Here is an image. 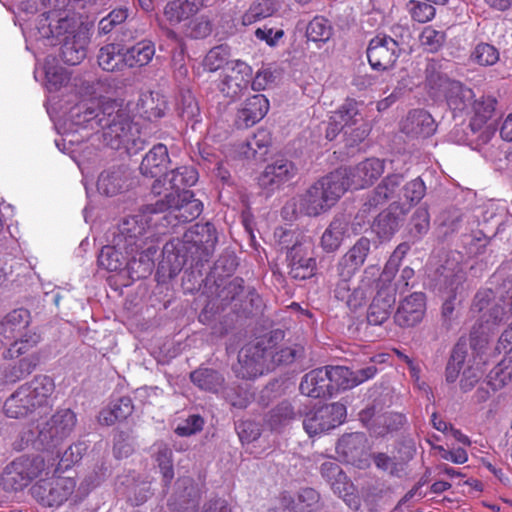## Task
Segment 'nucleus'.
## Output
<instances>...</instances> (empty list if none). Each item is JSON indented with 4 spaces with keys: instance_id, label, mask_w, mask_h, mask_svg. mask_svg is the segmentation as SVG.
Instances as JSON below:
<instances>
[{
    "instance_id": "f257e3e1",
    "label": "nucleus",
    "mask_w": 512,
    "mask_h": 512,
    "mask_svg": "<svg viewBox=\"0 0 512 512\" xmlns=\"http://www.w3.org/2000/svg\"><path fill=\"white\" fill-rule=\"evenodd\" d=\"M72 122L91 130L101 129L104 145L112 149H125L135 154L144 148V140L133 122L127 107L117 100H91L71 110Z\"/></svg>"
},
{
    "instance_id": "f03ea898",
    "label": "nucleus",
    "mask_w": 512,
    "mask_h": 512,
    "mask_svg": "<svg viewBox=\"0 0 512 512\" xmlns=\"http://www.w3.org/2000/svg\"><path fill=\"white\" fill-rule=\"evenodd\" d=\"M371 244L369 238L364 236L359 238L336 265L338 280L335 284L334 296L345 302L351 310H356L366 303L368 296L373 291L374 283L381 275L377 265H370L364 269L358 286L351 287L350 282L365 263L371 251Z\"/></svg>"
},
{
    "instance_id": "7ed1b4c3",
    "label": "nucleus",
    "mask_w": 512,
    "mask_h": 512,
    "mask_svg": "<svg viewBox=\"0 0 512 512\" xmlns=\"http://www.w3.org/2000/svg\"><path fill=\"white\" fill-rule=\"evenodd\" d=\"M218 235L215 226L210 223H197L191 226L181 239L167 242L163 247L164 259L171 265L170 275L176 274L190 263L202 266L212 258Z\"/></svg>"
},
{
    "instance_id": "20e7f679",
    "label": "nucleus",
    "mask_w": 512,
    "mask_h": 512,
    "mask_svg": "<svg viewBox=\"0 0 512 512\" xmlns=\"http://www.w3.org/2000/svg\"><path fill=\"white\" fill-rule=\"evenodd\" d=\"M342 173L331 172L322 177L303 193L287 202L284 210H292L295 215L317 217L329 211L345 193Z\"/></svg>"
},
{
    "instance_id": "39448f33",
    "label": "nucleus",
    "mask_w": 512,
    "mask_h": 512,
    "mask_svg": "<svg viewBox=\"0 0 512 512\" xmlns=\"http://www.w3.org/2000/svg\"><path fill=\"white\" fill-rule=\"evenodd\" d=\"M55 384L51 377L37 375L20 385L3 404V412L8 418L24 419L47 407Z\"/></svg>"
},
{
    "instance_id": "423d86ee",
    "label": "nucleus",
    "mask_w": 512,
    "mask_h": 512,
    "mask_svg": "<svg viewBox=\"0 0 512 512\" xmlns=\"http://www.w3.org/2000/svg\"><path fill=\"white\" fill-rule=\"evenodd\" d=\"M154 214L157 213L149 211V205H146L139 213L124 218L113 235L112 243L125 248L127 255L137 253L154 236Z\"/></svg>"
},
{
    "instance_id": "0eeeda50",
    "label": "nucleus",
    "mask_w": 512,
    "mask_h": 512,
    "mask_svg": "<svg viewBox=\"0 0 512 512\" xmlns=\"http://www.w3.org/2000/svg\"><path fill=\"white\" fill-rule=\"evenodd\" d=\"M149 211L165 213L164 220L170 226H177L195 220L203 211V204L193 192L169 193L155 203L149 204Z\"/></svg>"
},
{
    "instance_id": "6e6552de",
    "label": "nucleus",
    "mask_w": 512,
    "mask_h": 512,
    "mask_svg": "<svg viewBox=\"0 0 512 512\" xmlns=\"http://www.w3.org/2000/svg\"><path fill=\"white\" fill-rule=\"evenodd\" d=\"M284 339L282 330H274L260 337L254 344L247 345L239 352V363L245 369L244 376L256 377L271 369L270 350L273 343Z\"/></svg>"
},
{
    "instance_id": "1a4fd4ad",
    "label": "nucleus",
    "mask_w": 512,
    "mask_h": 512,
    "mask_svg": "<svg viewBox=\"0 0 512 512\" xmlns=\"http://www.w3.org/2000/svg\"><path fill=\"white\" fill-rule=\"evenodd\" d=\"M45 469L41 456H20L9 463L1 475V486L5 491H20L27 487Z\"/></svg>"
},
{
    "instance_id": "9d476101",
    "label": "nucleus",
    "mask_w": 512,
    "mask_h": 512,
    "mask_svg": "<svg viewBox=\"0 0 512 512\" xmlns=\"http://www.w3.org/2000/svg\"><path fill=\"white\" fill-rule=\"evenodd\" d=\"M339 370L340 366L328 365L309 371L301 379V394L315 399L332 397L343 390V383L338 379Z\"/></svg>"
},
{
    "instance_id": "9b49d317",
    "label": "nucleus",
    "mask_w": 512,
    "mask_h": 512,
    "mask_svg": "<svg viewBox=\"0 0 512 512\" xmlns=\"http://www.w3.org/2000/svg\"><path fill=\"white\" fill-rule=\"evenodd\" d=\"M76 424L74 411L69 408L58 409L40 429L38 441L43 449H55L71 435Z\"/></svg>"
},
{
    "instance_id": "f8f14e48",
    "label": "nucleus",
    "mask_w": 512,
    "mask_h": 512,
    "mask_svg": "<svg viewBox=\"0 0 512 512\" xmlns=\"http://www.w3.org/2000/svg\"><path fill=\"white\" fill-rule=\"evenodd\" d=\"M391 278L392 272L385 269L374 283L377 292L367 313V321L371 325H381L390 317L396 302V289Z\"/></svg>"
},
{
    "instance_id": "ddd939ff",
    "label": "nucleus",
    "mask_w": 512,
    "mask_h": 512,
    "mask_svg": "<svg viewBox=\"0 0 512 512\" xmlns=\"http://www.w3.org/2000/svg\"><path fill=\"white\" fill-rule=\"evenodd\" d=\"M76 481L71 477L40 480L32 487L33 497L42 505L59 507L74 493Z\"/></svg>"
},
{
    "instance_id": "4468645a",
    "label": "nucleus",
    "mask_w": 512,
    "mask_h": 512,
    "mask_svg": "<svg viewBox=\"0 0 512 512\" xmlns=\"http://www.w3.org/2000/svg\"><path fill=\"white\" fill-rule=\"evenodd\" d=\"M345 417V405L334 402L320 406L315 411L308 413L303 420V427L309 436H314L339 426Z\"/></svg>"
},
{
    "instance_id": "2eb2a0df",
    "label": "nucleus",
    "mask_w": 512,
    "mask_h": 512,
    "mask_svg": "<svg viewBox=\"0 0 512 512\" xmlns=\"http://www.w3.org/2000/svg\"><path fill=\"white\" fill-rule=\"evenodd\" d=\"M385 170V163L378 158H367L357 165L349 168L336 170L335 173H342L345 192L349 188L363 189L371 186Z\"/></svg>"
},
{
    "instance_id": "dca6fc26",
    "label": "nucleus",
    "mask_w": 512,
    "mask_h": 512,
    "mask_svg": "<svg viewBox=\"0 0 512 512\" xmlns=\"http://www.w3.org/2000/svg\"><path fill=\"white\" fill-rule=\"evenodd\" d=\"M289 275L297 280H305L316 272V259L310 240L297 241L287 252Z\"/></svg>"
},
{
    "instance_id": "f3484780",
    "label": "nucleus",
    "mask_w": 512,
    "mask_h": 512,
    "mask_svg": "<svg viewBox=\"0 0 512 512\" xmlns=\"http://www.w3.org/2000/svg\"><path fill=\"white\" fill-rule=\"evenodd\" d=\"M472 310L482 313V320L485 325H480L481 335L490 332L491 326L496 325L504 319L506 308L502 299H496L490 289L479 291L473 300Z\"/></svg>"
},
{
    "instance_id": "a211bd4d",
    "label": "nucleus",
    "mask_w": 512,
    "mask_h": 512,
    "mask_svg": "<svg viewBox=\"0 0 512 512\" xmlns=\"http://www.w3.org/2000/svg\"><path fill=\"white\" fill-rule=\"evenodd\" d=\"M402 53L386 34L372 38L367 48V58L374 70L385 71L392 68Z\"/></svg>"
},
{
    "instance_id": "6ab92c4d",
    "label": "nucleus",
    "mask_w": 512,
    "mask_h": 512,
    "mask_svg": "<svg viewBox=\"0 0 512 512\" xmlns=\"http://www.w3.org/2000/svg\"><path fill=\"white\" fill-rule=\"evenodd\" d=\"M253 74L252 68L241 60H233L226 67L225 74L218 83L219 91L228 98L234 99L247 89Z\"/></svg>"
},
{
    "instance_id": "aec40b11",
    "label": "nucleus",
    "mask_w": 512,
    "mask_h": 512,
    "mask_svg": "<svg viewBox=\"0 0 512 512\" xmlns=\"http://www.w3.org/2000/svg\"><path fill=\"white\" fill-rule=\"evenodd\" d=\"M197 181L198 172L194 167L180 166L156 179L152 184L151 191L155 195H160L164 190H172L177 194L188 191L187 188L195 185Z\"/></svg>"
},
{
    "instance_id": "412c9836",
    "label": "nucleus",
    "mask_w": 512,
    "mask_h": 512,
    "mask_svg": "<svg viewBox=\"0 0 512 512\" xmlns=\"http://www.w3.org/2000/svg\"><path fill=\"white\" fill-rule=\"evenodd\" d=\"M403 180V175L399 173L388 174L384 177L374 190L367 195L361 212L363 214L371 213L384 206L388 201L397 198Z\"/></svg>"
},
{
    "instance_id": "4be33fe9",
    "label": "nucleus",
    "mask_w": 512,
    "mask_h": 512,
    "mask_svg": "<svg viewBox=\"0 0 512 512\" xmlns=\"http://www.w3.org/2000/svg\"><path fill=\"white\" fill-rule=\"evenodd\" d=\"M297 174L298 168L291 160L279 157L266 165L259 177V184L264 189L275 191L293 180Z\"/></svg>"
},
{
    "instance_id": "5701e85b",
    "label": "nucleus",
    "mask_w": 512,
    "mask_h": 512,
    "mask_svg": "<svg viewBox=\"0 0 512 512\" xmlns=\"http://www.w3.org/2000/svg\"><path fill=\"white\" fill-rule=\"evenodd\" d=\"M440 276V282L449 293V299L442 305V316L445 320H450L455 309L452 299H454L457 294H461L464 290L463 283L465 281V272L458 263L450 265L449 261H447L446 265L442 266Z\"/></svg>"
},
{
    "instance_id": "b1692460",
    "label": "nucleus",
    "mask_w": 512,
    "mask_h": 512,
    "mask_svg": "<svg viewBox=\"0 0 512 512\" xmlns=\"http://www.w3.org/2000/svg\"><path fill=\"white\" fill-rule=\"evenodd\" d=\"M425 309V295L414 292L399 303L394 314V322L402 328L414 327L422 321Z\"/></svg>"
},
{
    "instance_id": "393cba45",
    "label": "nucleus",
    "mask_w": 512,
    "mask_h": 512,
    "mask_svg": "<svg viewBox=\"0 0 512 512\" xmlns=\"http://www.w3.org/2000/svg\"><path fill=\"white\" fill-rule=\"evenodd\" d=\"M88 33L83 28H78L76 32L66 35L60 39V57L69 65L80 64L87 55L89 44Z\"/></svg>"
},
{
    "instance_id": "a878e982",
    "label": "nucleus",
    "mask_w": 512,
    "mask_h": 512,
    "mask_svg": "<svg viewBox=\"0 0 512 512\" xmlns=\"http://www.w3.org/2000/svg\"><path fill=\"white\" fill-rule=\"evenodd\" d=\"M31 322L30 312L19 308L9 312L0 321V344L9 346L21 333H23Z\"/></svg>"
},
{
    "instance_id": "bb28decb",
    "label": "nucleus",
    "mask_w": 512,
    "mask_h": 512,
    "mask_svg": "<svg viewBox=\"0 0 512 512\" xmlns=\"http://www.w3.org/2000/svg\"><path fill=\"white\" fill-rule=\"evenodd\" d=\"M269 110V101L262 94L247 98L237 112L236 124L239 127H250L260 121Z\"/></svg>"
},
{
    "instance_id": "cd10ccee",
    "label": "nucleus",
    "mask_w": 512,
    "mask_h": 512,
    "mask_svg": "<svg viewBox=\"0 0 512 512\" xmlns=\"http://www.w3.org/2000/svg\"><path fill=\"white\" fill-rule=\"evenodd\" d=\"M130 174L124 166H113L103 171L97 182L98 191L107 196L117 195L129 187Z\"/></svg>"
},
{
    "instance_id": "c85d7f7f",
    "label": "nucleus",
    "mask_w": 512,
    "mask_h": 512,
    "mask_svg": "<svg viewBox=\"0 0 512 512\" xmlns=\"http://www.w3.org/2000/svg\"><path fill=\"white\" fill-rule=\"evenodd\" d=\"M435 130L433 117L423 109L410 111L402 122V132L410 137H429Z\"/></svg>"
},
{
    "instance_id": "c756f323",
    "label": "nucleus",
    "mask_w": 512,
    "mask_h": 512,
    "mask_svg": "<svg viewBox=\"0 0 512 512\" xmlns=\"http://www.w3.org/2000/svg\"><path fill=\"white\" fill-rule=\"evenodd\" d=\"M281 503L289 512H317L321 509L320 495L313 488H303L296 495L283 494Z\"/></svg>"
},
{
    "instance_id": "7c9ffc66",
    "label": "nucleus",
    "mask_w": 512,
    "mask_h": 512,
    "mask_svg": "<svg viewBox=\"0 0 512 512\" xmlns=\"http://www.w3.org/2000/svg\"><path fill=\"white\" fill-rule=\"evenodd\" d=\"M301 416L302 411L298 402L283 400L268 412L266 423L271 430L280 431Z\"/></svg>"
},
{
    "instance_id": "2f4dec72",
    "label": "nucleus",
    "mask_w": 512,
    "mask_h": 512,
    "mask_svg": "<svg viewBox=\"0 0 512 512\" xmlns=\"http://www.w3.org/2000/svg\"><path fill=\"white\" fill-rule=\"evenodd\" d=\"M367 439L363 433L343 435L337 442L336 452L348 463H356L365 454Z\"/></svg>"
},
{
    "instance_id": "473e14b6",
    "label": "nucleus",
    "mask_w": 512,
    "mask_h": 512,
    "mask_svg": "<svg viewBox=\"0 0 512 512\" xmlns=\"http://www.w3.org/2000/svg\"><path fill=\"white\" fill-rule=\"evenodd\" d=\"M155 235L147 241V244L139 249L137 253L131 255L129 272L137 278H144L149 275L154 267L153 258L158 248L155 245Z\"/></svg>"
},
{
    "instance_id": "72a5a7b5",
    "label": "nucleus",
    "mask_w": 512,
    "mask_h": 512,
    "mask_svg": "<svg viewBox=\"0 0 512 512\" xmlns=\"http://www.w3.org/2000/svg\"><path fill=\"white\" fill-rule=\"evenodd\" d=\"M170 163L168 149L164 144L154 145L144 156L139 170L143 176L156 177Z\"/></svg>"
},
{
    "instance_id": "f704fd0d",
    "label": "nucleus",
    "mask_w": 512,
    "mask_h": 512,
    "mask_svg": "<svg viewBox=\"0 0 512 512\" xmlns=\"http://www.w3.org/2000/svg\"><path fill=\"white\" fill-rule=\"evenodd\" d=\"M349 231V219L345 215L333 218L321 237V246L328 252H335Z\"/></svg>"
},
{
    "instance_id": "c9c22d12",
    "label": "nucleus",
    "mask_w": 512,
    "mask_h": 512,
    "mask_svg": "<svg viewBox=\"0 0 512 512\" xmlns=\"http://www.w3.org/2000/svg\"><path fill=\"white\" fill-rule=\"evenodd\" d=\"M39 363L36 354L21 358L14 365L0 367V384L15 383L30 375Z\"/></svg>"
},
{
    "instance_id": "e433bc0d",
    "label": "nucleus",
    "mask_w": 512,
    "mask_h": 512,
    "mask_svg": "<svg viewBox=\"0 0 512 512\" xmlns=\"http://www.w3.org/2000/svg\"><path fill=\"white\" fill-rule=\"evenodd\" d=\"M321 475L331 485L335 493L340 497L348 495L352 485L348 482L347 476L334 459H327L320 466Z\"/></svg>"
},
{
    "instance_id": "4c0bfd02",
    "label": "nucleus",
    "mask_w": 512,
    "mask_h": 512,
    "mask_svg": "<svg viewBox=\"0 0 512 512\" xmlns=\"http://www.w3.org/2000/svg\"><path fill=\"white\" fill-rule=\"evenodd\" d=\"M442 97L451 110L463 112L471 108L475 94L471 88L455 81Z\"/></svg>"
},
{
    "instance_id": "58836bf2",
    "label": "nucleus",
    "mask_w": 512,
    "mask_h": 512,
    "mask_svg": "<svg viewBox=\"0 0 512 512\" xmlns=\"http://www.w3.org/2000/svg\"><path fill=\"white\" fill-rule=\"evenodd\" d=\"M131 255L125 253V248H120L112 243L104 246L98 256V265L108 271H119L124 267L129 269Z\"/></svg>"
},
{
    "instance_id": "ea45409f",
    "label": "nucleus",
    "mask_w": 512,
    "mask_h": 512,
    "mask_svg": "<svg viewBox=\"0 0 512 512\" xmlns=\"http://www.w3.org/2000/svg\"><path fill=\"white\" fill-rule=\"evenodd\" d=\"M202 6V0H173L169 2L164 15L171 24H178L196 14Z\"/></svg>"
},
{
    "instance_id": "a19ab883",
    "label": "nucleus",
    "mask_w": 512,
    "mask_h": 512,
    "mask_svg": "<svg viewBox=\"0 0 512 512\" xmlns=\"http://www.w3.org/2000/svg\"><path fill=\"white\" fill-rule=\"evenodd\" d=\"M425 74L426 87L430 95L435 99L442 98L448 88L455 82V80L449 79L440 71V66L435 61L427 64Z\"/></svg>"
},
{
    "instance_id": "79ce46f5",
    "label": "nucleus",
    "mask_w": 512,
    "mask_h": 512,
    "mask_svg": "<svg viewBox=\"0 0 512 512\" xmlns=\"http://www.w3.org/2000/svg\"><path fill=\"white\" fill-rule=\"evenodd\" d=\"M375 362L376 357H372L370 358L368 365L355 371L348 367L340 366V377L338 379H341L343 383V390L354 388L363 382L372 379L378 372V369L374 364Z\"/></svg>"
},
{
    "instance_id": "37998d69",
    "label": "nucleus",
    "mask_w": 512,
    "mask_h": 512,
    "mask_svg": "<svg viewBox=\"0 0 512 512\" xmlns=\"http://www.w3.org/2000/svg\"><path fill=\"white\" fill-rule=\"evenodd\" d=\"M395 204H391L388 209L379 213L373 222L372 229L382 240L390 239L399 229L400 218L393 212V209L397 208Z\"/></svg>"
},
{
    "instance_id": "c03bdc74",
    "label": "nucleus",
    "mask_w": 512,
    "mask_h": 512,
    "mask_svg": "<svg viewBox=\"0 0 512 512\" xmlns=\"http://www.w3.org/2000/svg\"><path fill=\"white\" fill-rule=\"evenodd\" d=\"M190 379L201 390L218 393L224 386L223 375L211 368L200 367L191 372Z\"/></svg>"
},
{
    "instance_id": "a18cd8bd",
    "label": "nucleus",
    "mask_w": 512,
    "mask_h": 512,
    "mask_svg": "<svg viewBox=\"0 0 512 512\" xmlns=\"http://www.w3.org/2000/svg\"><path fill=\"white\" fill-rule=\"evenodd\" d=\"M465 218V213L455 207L442 211L437 218L439 236L447 238L458 232L463 227Z\"/></svg>"
},
{
    "instance_id": "49530a36",
    "label": "nucleus",
    "mask_w": 512,
    "mask_h": 512,
    "mask_svg": "<svg viewBox=\"0 0 512 512\" xmlns=\"http://www.w3.org/2000/svg\"><path fill=\"white\" fill-rule=\"evenodd\" d=\"M154 55V43L151 40H142L125 51V65L130 68L145 66Z\"/></svg>"
},
{
    "instance_id": "de8ad7c7",
    "label": "nucleus",
    "mask_w": 512,
    "mask_h": 512,
    "mask_svg": "<svg viewBox=\"0 0 512 512\" xmlns=\"http://www.w3.org/2000/svg\"><path fill=\"white\" fill-rule=\"evenodd\" d=\"M134 406L130 397H121L103 409L99 415L101 424L113 425L117 421L127 419L133 412Z\"/></svg>"
},
{
    "instance_id": "09e8293b",
    "label": "nucleus",
    "mask_w": 512,
    "mask_h": 512,
    "mask_svg": "<svg viewBox=\"0 0 512 512\" xmlns=\"http://www.w3.org/2000/svg\"><path fill=\"white\" fill-rule=\"evenodd\" d=\"M283 340H277L273 343V348L270 350L271 368L278 365L292 364L296 359L303 356L304 349L302 346L294 344L286 346L281 344Z\"/></svg>"
},
{
    "instance_id": "8fccbe9b",
    "label": "nucleus",
    "mask_w": 512,
    "mask_h": 512,
    "mask_svg": "<svg viewBox=\"0 0 512 512\" xmlns=\"http://www.w3.org/2000/svg\"><path fill=\"white\" fill-rule=\"evenodd\" d=\"M467 129L468 131L465 132L466 138L464 141L467 145L476 150L488 144L496 133L494 123L481 124L477 127H474L473 123H469Z\"/></svg>"
},
{
    "instance_id": "3c124183",
    "label": "nucleus",
    "mask_w": 512,
    "mask_h": 512,
    "mask_svg": "<svg viewBox=\"0 0 512 512\" xmlns=\"http://www.w3.org/2000/svg\"><path fill=\"white\" fill-rule=\"evenodd\" d=\"M98 64L105 71L121 70L125 65V52L121 53L119 45L108 44L103 46L98 53Z\"/></svg>"
},
{
    "instance_id": "603ef678",
    "label": "nucleus",
    "mask_w": 512,
    "mask_h": 512,
    "mask_svg": "<svg viewBox=\"0 0 512 512\" xmlns=\"http://www.w3.org/2000/svg\"><path fill=\"white\" fill-rule=\"evenodd\" d=\"M496 104V99L490 96H481L479 99H474L471 106L473 116L470 123H473L474 127L491 123L490 120L494 115Z\"/></svg>"
},
{
    "instance_id": "864d4df0",
    "label": "nucleus",
    "mask_w": 512,
    "mask_h": 512,
    "mask_svg": "<svg viewBox=\"0 0 512 512\" xmlns=\"http://www.w3.org/2000/svg\"><path fill=\"white\" fill-rule=\"evenodd\" d=\"M40 342V335L30 330H25L21 335L18 336L3 353L4 358H16L19 357L32 348H34Z\"/></svg>"
},
{
    "instance_id": "5fc2aeb1",
    "label": "nucleus",
    "mask_w": 512,
    "mask_h": 512,
    "mask_svg": "<svg viewBox=\"0 0 512 512\" xmlns=\"http://www.w3.org/2000/svg\"><path fill=\"white\" fill-rule=\"evenodd\" d=\"M447 35L445 30L436 29L432 25L423 28L419 35V43L422 49L428 53H436L446 43Z\"/></svg>"
},
{
    "instance_id": "6e6d98bb",
    "label": "nucleus",
    "mask_w": 512,
    "mask_h": 512,
    "mask_svg": "<svg viewBox=\"0 0 512 512\" xmlns=\"http://www.w3.org/2000/svg\"><path fill=\"white\" fill-rule=\"evenodd\" d=\"M137 106L142 117L150 121L161 118L164 115L165 101L160 99L158 93L150 92L142 95Z\"/></svg>"
},
{
    "instance_id": "4d7b16f0",
    "label": "nucleus",
    "mask_w": 512,
    "mask_h": 512,
    "mask_svg": "<svg viewBox=\"0 0 512 512\" xmlns=\"http://www.w3.org/2000/svg\"><path fill=\"white\" fill-rule=\"evenodd\" d=\"M499 60V50L494 45L486 42L476 44L470 53V61L482 67L493 66Z\"/></svg>"
},
{
    "instance_id": "13d9d810",
    "label": "nucleus",
    "mask_w": 512,
    "mask_h": 512,
    "mask_svg": "<svg viewBox=\"0 0 512 512\" xmlns=\"http://www.w3.org/2000/svg\"><path fill=\"white\" fill-rule=\"evenodd\" d=\"M244 289V280L242 278L235 277L227 282L218 293L222 306H231L235 312L236 302H240L241 297L244 295Z\"/></svg>"
},
{
    "instance_id": "bf43d9fd",
    "label": "nucleus",
    "mask_w": 512,
    "mask_h": 512,
    "mask_svg": "<svg viewBox=\"0 0 512 512\" xmlns=\"http://www.w3.org/2000/svg\"><path fill=\"white\" fill-rule=\"evenodd\" d=\"M467 354L468 350L465 343H457L454 346L446 366V381L448 383H454L457 380L465 363Z\"/></svg>"
},
{
    "instance_id": "052dcab7",
    "label": "nucleus",
    "mask_w": 512,
    "mask_h": 512,
    "mask_svg": "<svg viewBox=\"0 0 512 512\" xmlns=\"http://www.w3.org/2000/svg\"><path fill=\"white\" fill-rule=\"evenodd\" d=\"M488 384L493 390H498L512 381V358L503 359L489 373Z\"/></svg>"
},
{
    "instance_id": "680f3d73",
    "label": "nucleus",
    "mask_w": 512,
    "mask_h": 512,
    "mask_svg": "<svg viewBox=\"0 0 512 512\" xmlns=\"http://www.w3.org/2000/svg\"><path fill=\"white\" fill-rule=\"evenodd\" d=\"M262 307L263 300L256 290L251 287H245L243 297H241L240 302H236L235 312L252 315L261 312Z\"/></svg>"
},
{
    "instance_id": "e2e57ef3",
    "label": "nucleus",
    "mask_w": 512,
    "mask_h": 512,
    "mask_svg": "<svg viewBox=\"0 0 512 512\" xmlns=\"http://www.w3.org/2000/svg\"><path fill=\"white\" fill-rule=\"evenodd\" d=\"M332 35V27L327 19L315 17L306 27V37L313 42H327Z\"/></svg>"
},
{
    "instance_id": "0e129e2a",
    "label": "nucleus",
    "mask_w": 512,
    "mask_h": 512,
    "mask_svg": "<svg viewBox=\"0 0 512 512\" xmlns=\"http://www.w3.org/2000/svg\"><path fill=\"white\" fill-rule=\"evenodd\" d=\"M276 11L274 0H256L243 15V24L250 25L271 16Z\"/></svg>"
},
{
    "instance_id": "69168bd1",
    "label": "nucleus",
    "mask_w": 512,
    "mask_h": 512,
    "mask_svg": "<svg viewBox=\"0 0 512 512\" xmlns=\"http://www.w3.org/2000/svg\"><path fill=\"white\" fill-rule=\"evenodd\" d=\"M230 56L229 48L225 45H219L210 49L203 60V67L209 72H215L224 65L229 67L228 58Z\"/></svg>"
},
{
    "instance_id": "338daca9",
    "label": "nucleus",
    "mask_w": 512,
    "mask_h": 512,
    "mask_svg": "<svg viewBox=\"0 0 512 512\" xmlns=\"http://www.w3.org/2000/svg\"><path fill=\"white\" fill-rule=\"evenodd\" d=\"M40 33L43 37H53L63 39L66 35L77 31L74 27V21L68 17H58L55 24L51 22L45 27V24L39 28Z\"/></svg>"
},
{
    "instance_id": "774afa93",
    "label": "nucleus",
    "mask_w": 512,
    "mask_h": 512,
    "mask_svg": "<svg viewBox=\"0 0 512 512\" xmlns=\"http://www.w3.org/2000/svg\"><path fill=\"white\" fill-rule=\"evenodd\" d=\"M360 103L354 99H347L334 113L331 119L338 120L344 127H350L358 122Z\"/></svg>"
}]
</instances>
